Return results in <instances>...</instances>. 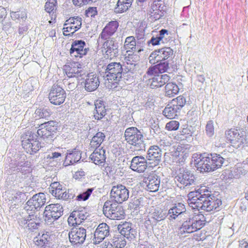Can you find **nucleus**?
<instances>
[{"instance_id": "obj_1", "label": "nucleus", "mask_w": 248, "mask_h": 248, "mask_svg": "<svg viewBox=\"0 0 248 248\" xmlns=\"http://www.w3.org/2000/svg\"><path fill=\"white\" fill-rule=\"evenodd\" d=\"M58 125V123L55 121H50L40 124L37 134H30L27 140L22 141V146L24 149L28 150L30 154L36 153L43 147L41 145L42 141L51 143L53 141L54 134L57 131Z\"/></svg>"}, {"instance_id": "obj_2", "label": "nucleus", "mask_w": 248, "mask_h": 248, "mask_svg": "<svg viewBox=\"0 0 248 248\" xmlns=\"http://www.w3.org/2000/svg\"><path fill=\"white\" fill-rule=\"evenodd\" d=\"M191 207L198 210L211 212L217 210L222 204L221 201L214 196L206 186H201L188 194Z\"/></svg>"}, {"instance_id": "obj_3", "label": "nucleus", "mask_w": 248, "mask_h": 248, "mask_svg": "<svg viewBox=\"0 0 248 248\" xmlns=\"http://www.w3.org/2000/svg\"><path fill=\"white\" fill-rule=\"evenodd\" d=\"M194 164L197 170L201 172L213 171L221 167L226 166L229 163L225 155L213 154H194L193 155Z\"/></svg>"}, {"instance_id": "obj_4", "label": "nucleus", "mask_w": 248, "mask_h": 248, "mask_svg": "<svg viewBox=\"0 0 248 248\" xmlns=\"http://www.w3.org/2000/svg\"><path fill=\"white\" fill-rule=\"evenodd\" d=\"M139 56L137 54H128V56L125 58V60L127 64H130V67H125L120 62H112L108 63L107 65H104L102 67L103 71L100 73L101 75L108 81H111L118 83L124 75L130 72L132 68L135 66L136 63L133 62H136L139 60Z\"/></svg>"}, {"instance_id": "obj_5", "label": "nucleus", "mask_w": 248, "mask_h": 248, "mask_svg": "<svg viewBox=\"0 0 248 248\" xmlns=\"http://www.w3.org/2000/svg\"><path fill=\"white\" fill-rule=\"evenodd\" d=\"M125 140L134 147L135 150H145V144L143 140V135L137 127H130L124 132Z\"/></svg>"}, {"instance_id": "obj_6", "label": "nucleus", "mask_w": 248, "mask_h": 248, "mask_svg": "<svg viewBox=\"0 0 248 248\" xmlns=\"http://www.w3.org/2000/svg\"><path fill=\"white\" fill-rule=\"evenodd\" d=\"M186 218L180 228L181 233H192L202 228L205 224V220H202L199 215H190L187 214Z\"/></svg>"}, {"instance_id": "obj_7", "label": "nucleus", "mask_w": 248, "mask_h": 248, "mask_svg": "<svg viewBox=\"0 0 248 248\" xmlns=\"http://www.w3.org/2000/svg\"><path fill=\"white\" fill-rule=\"evenodd\" d=\"M63 211L62 206L58 203L46 206L44 212L46 223L48 225H51L62 215Z\"/></svg>"}, {"instance_id": "obj_8", "label": "nucleus", "mask_w": 248, "mask_h": 248, "mask_svg": "<svg viewBox=\"0 0 248 248\" xmlns=\"http://www.w3.org/2000/svg\"><path fill=\"white\" fill-rule=\"evenodd\" d=\"M243 131H239L237 129H231L225 132L227 139L235 148H243L246 143V136Z\"/></svg>"}, {"instance_id": "obj_9", "label": "nucleus", "mask_w": 248, "mask_h": 248, "mask_svg": "<svg viewBox=\"0 0 248 248\" xmlns=\"http://www.w3.org/2000/svg\"><path fill=\"white\" fill-rule=\"evenodd\" d=\"M86 229L82 227H74L68 233L70 242L73 246L79 247L85 241Z\"/></svg>"}, {"instance_id": "obj_10", "label": "nucleus", "mask_w": 248, "mask_h": 248, "mask_svg": "<svg viewBox=\"0 0 248 248\" xmlns=\"http://www.w3.org/2000/svg\"><path fill=\"white\" fill-rule=\"evenodd\" d=\"M89 50L84 41L75 40L71 44L70 55L73 59L75 58L76 60H78V58H81L83 56L86 55Z\"/></svg>"}, {"instance_id": "obj_11", "label": "nucleus", "mask_w": 248, "mask_h": 248, "mask_svg": "<svg viewBox=\"0 0 248 248\" xmlns=\"http://www.w3.org/2000/svg\"><path fill=\"white\" fill-rule=\"evenodd\" d=\"M121 44L116 38H111V39L106 40V41L103 45V52L108 57L112 59L116 57L119 55Z\"/></svg>"}, {"instance_id": "obj_12", "label": "nucleus", "mask_w": 248, "mask_h": 248, "mask_svg": "<svg viewBox=\"0 0 248 248\" xmlns=\"http://www.w3.org/2000/svg\"><path fill=\"white\" fill-rule=\"evenodd\" d=\"M48 98L51 104L60 105L65 101L66 93L62 87L57 84H54L51 88Z\"/></svg>"}, {"instance_id": "obj_13", "label": "nucleus", "mask_w": 248, "mask_h": 248, "mask_svg": "<svg viewBox=\"0 0 248 248\" xmlns=\"http://www.w3.org/2000/svg\"><path fill=\"white\" fill-rule=\"evenodd\" d=\"M149 201L148 203L151 204L149 208L148 215L144 221V226L146 228V233L149 237L152 236L154 233V226L155 225V208L154 206V200L148 197Z\"/></svg>"}, {"instance_id": "obj_14", "label": "nucleus", "mask_w": 248, "mask_h": 248, "mask_svg": "<svg viewBox=\"0 0 248 248\" xmlns=\"http://www.w3.org/2000/svg\"><path fill=\"white\" fill-rule=\"evenodd\" d=\"M46 202V196L44 193H39L32 196L26 203L25 209L27 212H36L38 208L43 206Z\"/></svg>"}, {"instance_id": "obj_15", "label": "nucleus", "mask_w": 248, "mask_h": 248, "mask_svg": "<svg viewBox=\"0 0 248 248\" xmlns=\"http://www.w3.org/2000/svg\"><path fill=\"white\" fill-rule=\"evenodd\" d=\"M110 195L111 199L121 203L128 199L129 191L124 186L118 185L112 186Z\"/></svg>"}, {"instance_id": "obj_16", "label": "nucleus", "mask_w": 248, "mask_h": 248, "mask_svg": "<svg viewBox=\"0 0 248 248\" xmlns=\"http://www.w3.org/2000/svg\"><path fill=\"white\" fill-rule=\"evenodd\" d=\"M175 181L180 183L184 187L195 185L196 179L190 171L180 169L179 173L175 177Z\"/></svg>"}, {"instance_id": "obj_17", "label": "nucleus", "mask_w": 248, "mask_h": 248, "mask_svg": "<svg viewBox=\"0 0 248 248\" xmlns=\"http://www.w3.org/2000/svg\"><path fill=\"white\" fill-rule=\"evenodd\" d=\"M81 78L84 80V89L87 92H93L96 90L99 86V77L93 72L86 73Z\"/></svg>"}, {"instance_id": "obj_18", "label": "nucleus", "mask_w": 248, "mask_h": 248, "mask_svg": "<svg viewBox=\"0 0 248 248\" xmlns=\"http://www.w3.org/2000/svg\"><path fill=\"white\" fill-rule=\"evenodd\" d=\"M109 227L106 223H100L94 233L93 243L95 245L99 244L109 234Z\"/></svg>"}, {"instance_id": "obj_19", "label": "nucleus", "mask_w": 248, "mask_h": 248, "mask_svg": "<svg viewBox=\"0 0 248 248\" xmlns=\"http://www.w3.org/2000/svg\"><path fill=\"white\" fill-rule=\"evenodd\" d=\"M130 168L134 171L138 172H143L147 169L148 171V165L145 161V158L141 156L134 157L131 162Z\"/></svg>"}, {"instance_id": "obj_20", "label": "nucleus", "mask_w": 248, "mask_h": 248, "mask_svg": "<svg viewBox=\"0 0 248 248\" xmlns=\"http://www.w3.org/2000/svg\"><path fill=\"white\" fill-rule=\"evenodd\" d=\"M118 26L116 21L109 22L103 29L99 38L104 40L111 39V36L116 31Z\"/></svg>"}, {"instance_id": "obj_21", "label": "nucleus", "mask_w": 248, "mask_h": 248, "mask_svg": "<svg viewBox=\"0 0 248 248\" xmlns=\"http://www.w3.org/2000/svg\"><path fill=\"white\" fill-rule=\"evenodd\" d=\"M81 158V152L80 151L75 148L72 150H67L65 157L64 164L65 166L73 165L78 162Z\"/></svg>"}, {"instance_id": "obj_22", "label": "nucleus", "mask_w": 248, "mask_h": 248, "mask_svg": "<svg viewBox=\"0 0 248 248\" xmlns=\"http://www.w3.org/2000/svg\"><path fill=\"white\" fill-rule=\"evenodd\" d=\"M90 158L96 165H105L106 161V150L103 148L95 149L90 155Z\"/></svg>"}, {"instance_id": "obj_23", "label": "nucleus", "mask_w": 248, "mask_h": 248, "mask_svg": "<svg viewBox=\"0 0 248 248\" xmlns=\"http://www.w3.org/2000/svg\"><path fill=\"white\" fill-rule=\"evenodd\" d=\"M120 231V234L124 236L128 239H132L134 237L135 231L131 227V224L125 222L122 225H119L118 227Z\"/></svg>"}, {"instance_id": "obj_24", "label": "nucleus", "mask_w": 248, "mask_h": 248, "mask_svg": "<svg viewBox=\"0 0 248 248\" xmlns=\"http://www.w3.org/2000/svg\"><path fill=\"white\" fill-rule=\"evenodd\" d=\"M52 237L49 232L43 233L40 237H37L35 240L36 245L40 246L41 248H50L52 244Z\"/></svg>"}, {"instance_id": "obj_25", "label": "nucleus", "mask_w": 248, "mask_h": 248, "mask_svg": "<svg viewBox=\"0 0 248 248\" xmlns=\"http://www.w3.org/2000/svg\"><path fill=\"white\" fill-rule=\"evenodd\" d=\"M29 214V221L27 225V229L33 231L37 229L40 225L41 219L38 216V214L36 212H27Z\"/></svg>"}, {"instance_id": "obj_26", "label": "nucleus", "mask_w": 248, "mask_h": 248, "mask_svg": "<svg viewBox=\"0 0 248 248\" xmlns=\"http://www.w3.org/2000/svg\"><path fill=\"white\" fill-rule=\"evenodd\" d=\"M95 109L94 110V117L95 119L100 120L106 114V109L103 101L96 100L95 103Z\"/></svg>"}, {"instance_id": "obj_27", "label": "nucleus", "mask_w": 248, "mask_h": 248, "mask_svg": "<svg viewBox=\"0 0 248 248\" xmlns=\"http://www.w3.org/2000/svg\"><path fill=\"white\" fill-rule=\"evenodd\" d=\"M172 50L170 47H163L156 49V63L159 61H165L172 54Z\"/></svg>"}, {"instance_id": "obj_28", "label": "nucleus", "mask_w": 248, "mask_h": 248, "mask_svg": "<svg viewBox=\"0 0 248 248\" xmlns=\"http://www.w3.org/2000/svg\"><path fill=\"white\" fill-rule=\"evenodd\" d=\"M119 203L112 199L111 200H107L103 205V212L104 215L108 218L110 217L111 213Z\"/></svg>"}, {"instance_id": "obj_29", "label": "nucleus", "mask_w": 248, "mask_h": 248, "mask_svg": "<svg viewBox=\"0 0 248 248\" xmlns=\"http://www.w3.org/2000/svg\"><path fill=\"white\" fill-rule=\"evenodd\" d=\"M133 0H118L114 11L116 13L126 12L132 5Z\"/></svg>"}, {"instance_id": "obj_30", "label": "nucleus", "mask_w": 248, "mask_h": 248, "mask_svg": "<svg viewBox=\"0 0 248 248\" xmlns=\"http://www.w3.org/2000/svg\"><path fill=\"white\" fill-rule=\"evenodd\" d=\"M25 193L20 191L12 194L9 199V201L11 202L12 204L10 208L11 209L12 207L15 208L16 205L21 204L25 200Z\"/></svg>"}, {"instance_id": "obj_31", "label": "nucleus", "mask_w": 248, "mask_h": 248, "mask_svg": "<svg viewBox=\"0 0 248 248\" xmlns=\"http://www.w3.org/2000/svg\"><path fill=\"white\" fill-rule=\"evenodd\" d=\"M105 138L106 136L104 133L102 132H98L96 133L92 138L90 142L91 147L95 149L98 148L104 141Z\"/></svg>"}, {"instance_id": "obj_32", "label": "nucleus", "mask_w": 248, "mask_h": 248, "mask_svg": "<svg viewBox=\"0 0 248 248\" xmlns=\"http://www.w3.org/2000/svg\"><path fill=\"white\" fill-rule=\"evenodd\" d=\"M155 145L151 146L149 149L145 161L148 164V168L151 171L154 169L155 167Z\"/></svg>"}, {"instance_id": "obj_33", "label": "nucleus", "mask_w": 248, "mask_h": 248, "mask_svg": "<svg viewBox=\"0 0 248 248\" xmlns=\"http://www.w3.org/2000/svg\"><path fill=\"white\" fill-rule=\"evenodd\" d=\"M81 21L82 18L79 16H73L71 17L69 19L66 20L63 26H66L67 25H74L73 29L74 31L71 32L72 35L73 33L79 30L81 27Z\"/></svg>"}, {"instance_id": "obj_34", "label": "nucleus", "mask_w": 248, "mask_h": 248, "mask_svg": "<svg viewBox=\"0 0 248 248\" xmlns=\"http://www.w3.org/2000/svg\"><path fill=\"white\" fill-rule=\"evenodd\" d=\"M179 113L180 111L178 108L172 106L171 103L169 104L162 111L163 115L169 119L174 118Z\"/></svg>"}, {"instance_id": "obj_35", "label": "nucleus", "mask_w": 248, "mask_h": 248, "mask_svg": "<svg viewBox=\"0 0 248 248\" xmlns=\"http://www.w3.org/2000/svg\"><path fill=\"white\" fill-rule=\"evenodd\" d=\"M155 171L152 170L149 172L148 177H147V180L148 182L147 185V189L149 191V194L154 197L155 196L154 193H155V174L154 173Z\"/></svg>"}, {"instance_id": "obj_36", "label": "nucleus", "mask_w": 248, "mask_h": 248, "mask_svg": "<svg viewBox=\"0 0 248 248\" xmlns=\"http://www.w3.org/2000/svg\"><path fill=\"white\" fill-rule=\"evenodd\" d=\"M50 192L56 198L60 196L65 188L58 182L52 183L50 185Z\"/></svg>"}, {"instance_id": "obj_37", "label": "nucleus", "mask_w": 248, "mask_h": 248, "mask_svg": "<svg viewBox=\"0 0 248 248\" xmlns=\"http://www.w3.org/2000/svg\"><path fill=\"white\" fill-rule=\"evenodd\" d=\"M166 7L164 1L156 0V20L160 19L166 14Z\"/></svg>"}, {"instance_id": "obj_38", "label": "nucleus", "mask_w": 248, "mask_h": 248, "mask_svg": "<svg viewBox=\"0 0 248 248\" xmlns=\"http://www.w3.org/2000/svg\"><path fill=\"white\" fill-rule=\"evenodd\" d=\"M165 96L171 97L179 93V88L173 83H168L164 87Z\"/></svg>"}, {"instance_id": "obj_39", "label": "nucleus", "mask_w": 248, "mask_h": 248, "mask_svg": "<svg viewBox=\"0 0 248 248\" xmlns=\"http://www.w3.org/2000/svg\"><path fill=\"white\" fill-rule=\"evenodd\" d=\"M111 215L109 217L111 219L120 220L124 217L125 212L122 206L119 204L116 206L111 213Z\"/></svg>"}, {"instance_id": "obj_40", "label": "nucleus", "mask_w": 248, "mask_h": 248, "mask_svg": "<svg viewBox=\"0 0 248 248\" xmlns=\"http://www.w3.org/2000/svg\"><path fill=\"white\" fill-rule=\"evenodd\" d=\"M124 237H125L120 234L114 235L111 240L112 244H111V246H114L117 248H124L126 245V243Z\"/></svg>"}, {"instance_id": "obj_41", "label": "nucleus", "mask_w": 248, "mask_h": 248, "mask_svg": "<svg viewBox=\"0 0 248 248\" xmlns=\"http://www.w3.org/2000/svg\"><path fill=\"white\" fill-rule=\"evenodd\" d=\"M161 204L156 207V221L164 220L168 216V209L166 208L165 205Z\"/></svg>"}, {"instance_id": "obj_42", "label": "nucleus", "mask_w": 248, "mask_h": 248, "mask_svg": "<svg viewBox=\"0 0 248 248\" xmlns=\"http://www.w3.org/2000/svg\"><path fill=\"white\" fill-rule=\"evenodd\" d=\"M34 114L35 117L37 119H47L52 114V111L50 108L46 107L36 109Z\"/></svg>"}, {"instance_id": "obj_43", "label": "nucleus", "mask_w": 248, "mask_h": 248, "mask_svg": "<svg viewBox=\"0 0 248 248\" xmlns=\"http://www.w3.org/2000/svg\"><path fill=\"white\" fill-rule=\"evenodd\" d=\"M124 48L127 50V52L131 51H136V42L134 36H128L125 39Z\"/></svg>"}, {"instance_id": "obj_44", "label": "nucleus", "mask_w": 248, "mask_h": 248, "mask_svg": "<svg viewBox=\"0 0 248 248\" xmlns=\"http://www.w3.org/2000/svg\"><path fill=\"white\" fill-rule=\"evenodd\" d=\"M86 74V71L81 69V67H78L77 69L70 68L69 71L66 72L67 76L69 78H82Z\"/></svg>"}, {"instance_id": "obj_45", "label": "nucleus", "mask_w": 248, "mask_h": 248, "mask_svg": "<svg viewBox=\"0 0 248 248\" xmlns=\"http://www.w3.org/2000/svg\"><path fill=\"white\" fill-rule=\"evenodd\" d=\"M180 111L186 103V98L182 95H180L177 98L172 99L170 103Z\"/></svg>"}, {"instance_id": "obj_46", "label": "nucleus", "mask_w": 248, "mask_h": 248, "mask_svg": "<svg viewBox=\"0 0 248 248\" xmlns=\"http://www.w3.org/2000/svg\"><path fill=\"white\" fill-rule=\"evenodd\" d=\"M170 79V77L167 74H156V91L157 89L161 87Z\"/></svg>"}, {"instance_id": "obj_47", "label": "nucleus", "mask_w": 248, "mask_h": 248, "mask_svg": "<svg viewBox=\"0 0 248 248\" xmlns=\"http://www.w3.org/2000/svg\"><path fill=\"white\" fill-rule=\"evenodd\" d=\"M57 4V0H47L45 5V11L53 16L56 10Z\"/></svg>"}, {"instance_id": "obj_48", "label": "nucleus", "mask_w": 248, "mask_h": 248, "mask_svg": "<svg viewBox=\"0 0 248 248\" xmlns=\"http://www.w3.org/2000/svg\"><path fill=\"white\" fill-rule=\"evenodd\" d=\"M155 0H151L149 2L150 8L148 11L147 20L148 22L151 23H154L155 21Z\"/></svg>"}, {"instance_id": "obj_49", "label": "nucleus", "mask_w": 248, "mask_h": 248, "mask_svg": "<svg viewBox=\"0 0 248 248\" xmlns=\"http://www.w3.org/2000/svg\"><path fill=\"white\" fill-rule=\"evenodd\" d=\"M94 190V188H88L85 191L79 193L76 197V200L78 201H85L90 197Z\"/></svg>"}, {"instance_id": "obj_50", "label": "nucleus", "mask_w": 248, "mask_h": 248, "mask_svg": "<svg viewBox=\"0 0 248 248\" xmlns=\"http://www.w3.org/2000/svg\"><path fill=\"white\" fill-rule=\"evenodd\" d=\"M158 34L156 35V46L159 45L161 43H164L165 41L163 40L166 36L169 35V31L166 29H161L159 31Z\"/></svg>"}, {"instance_id": "obj_51", "label": "nucleus", "mask_w": 248, "mask_h": 248, "mask_svg": "<svg viewBox=\"0 0 248 248\" xmlns=\"http://www.w3.org/2000/svg\"><path fill=\"white\" fill-rule=\"evenodd\" d=\"M159 61V62L156 63V73L158 71L162 73L166 72L168 68L169 63L166 61Z\"/></svg>"}, {"instance_id": "obj_52", "label": "nucleus", "mask_w": 248, "mask_h": 248, "mask_svg": "<svg viewBox=\"0 0 248 248\" xmlns=\"http://www.w3.org/2000/svg\"><path fill=\"white\" fill-rule=\"evenodd\" d=\"M205 131L206 135L209 137L214 135L215 133V129L214 122L212 120H210L207 122L205 127Z\"/></svg>"}, {"instance_id": "obj_53", "label": "nucleus", "mask_w": 248, "mask_h": 248, "mask_svg": "<svg viewBox=\"0 0 248 248\" xmlns=\"http://www.w3.org/2000/svg\"><path fill=\"white\" fill-rule=\"evenodd\" d=\"M174 206V209L177 211L178 217L182 215H184V217L187 216L186 215H187L188 213H186V209L184 204L181 203H178Z\"/></svg>"}, {"instance_id": "obj_54", "label": "nucleus", "mask_w": 248, "mask_h": 248, "mask_svg": "<svg viewBox=\"0 0 248 248\" xmlns=\"http://www.w3.org/2000/svg\"><path fill=\"white\" fill-rule=\"evenodd\" d=\"M179 126V123L176 121H171L166 124L165 127L170 131L176 130Z\"/></svg>"}, {"instance_id": "obj_55", "label": "nucleus", "mask_w": 248, "mask_h": 248, "mask_svg": "<svg viewBox=\"0 0 248 248\" xmlns=\"http://www.w3.org/2000/svg\"><path fill=\"white\" fill-rule=\"evenodd\" d=\"M103 166L104 167V171L106 172L107 175H112L115 174L116 170L115 167L113 165L105 163V165Z\"/></svg>"}, {"instance_id": "obj_56", "label": "nucleus", "mask_w": 248, "mask_h": 248, "mask_svg": "<svg viewBox=\"0 0 248 248\" xmlns=\"http://www.w3.org/2000/svg\"><path fill=\"white\" fill-rule=\"evenodd\" d=\"M97 14V8L95 7H90L85 11V16L87 17H94Z\"/></svg>"}, {"instance_id": "obj_57", "label": "nucleus", "mask_w": 248, "mask_h": 248, "mask_svg": "<svg viewBox=\"0 0 248 248\" xmlns=\"http://www.w3.org/2000/svg\"><path fill=\"white\" fill-rule=\"evenodd\" d=\"M72 212L76 218L78 217L82 220H84L86 219L88 216L87 213H84L82 211H74Z\"/></svg>"}, {"instance_id": "obj_58", "label": "nucleus", "mask_w": 248, "mask_h": 248, "mask_svg": "<svg viewBox=\"0 0 248 248\" xmlns=\"http://www.w3.org/2000/svg\"><path fill=\"white\" fill-rule=\"evenodd\" d=\"M140 205V202L138 199H136L129 203V207L131 209L137 211L139 210Z\"/></svg>"}, {"instance_id": "obj_59", "label": "nucleus", "mask_w": 248, "mask_h": 248, "mask_svg": "<svg viewBox=\"0 0 248 248\" xmlns=\"http://www.w3.org/2000/svg\"><path fill=\"white\" fill-rule=\"evenodd\" d=\"M168 216L170 219H175L178 217V214L176 210L174 209V206L168 210Z\"/></svg>"}, {"instance_id": "obj_60", "label": "nucleus", "mask_w": 248, "mask_h": 248, "mask_svg": "<svg viewBox=\"0 0 248 248\" xmlns=\"http://www.w3.org/2000/svg\"><path fill=\"white\" fill-rule=\"evenodd\" d=\"M29 221V216H28V217L27 218L21 217V218H19L18 219V223L19 225L20 226L24 227L25 228H27V229L28 228L27 225L28 224Z\"/></svg>"}, {"instance_id": "obj_61", "label": "nucleus", "mask_w": 248, "mask_h": 248, "mask_svg": "<svg viewBox=\"0 0 248 248\" xmlns=\"http://www.w3.org/2000/svg\"><path fill=\"white\" fill-rule=\"evenodd\" d=\"M67 192L68 199H73L76 197L77 190L73 188L68 189Z\"/></svg>"}, {"instance_id": "obj_62", "label": "nucleus", "mask_w": 248, "mask_h": 248, "mask_svg": "<svg viewBox=\"0 0 248 248\" xmlns=\"http://www.w3.org/2000/svg\"><path fill=\"white\" fill-rule=\"evenodd\" d=\"M26 164V163H25L24 164V165H21L20 166H18V167L17 168V170H18V171L21 172L22 173H26L27 172H30L29 169H27V166L28 164V163H27L26 165H25Z\"/></svg>"}, {"instance_id": "obj_63", "label": "nucleus", "mask_w": 248, "mask_h": 248, "mask_svg": "<svg viewBox=\"0 0 248 248\" xmlns=\"http://www.w3.org/2000/svg\"><path fill=\"white\" fill-rule=\"evenodd\" d=\"M74 216V214L72 212L67 220L69 225L73 226V227H75V221L76 220V217Z\"/></svg>"}, {"instance_id": "obj_64", "label": "nucleus", "mask_w": 248, "mask_h": 248, "mask_svg": "<svg viewBox=\"0 0 248 248\" xmlns=\"http://www.w3.org/2000/svg\"><path fill=\"white\" fill-rule=\"evenodd\" d=\"M137 248H155L154 246L148 242H144L143 244H139Z\"/></svg>"}]
</instances>
